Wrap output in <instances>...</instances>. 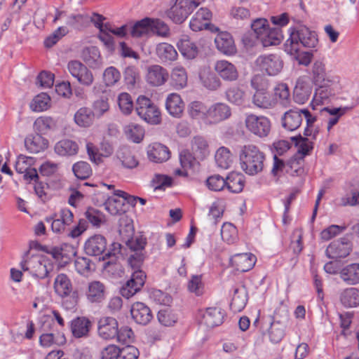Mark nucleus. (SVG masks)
Segmentation results:
<instances>
[{"instance_id": "f257e3e1", "label": "nucleus", "mask_w": 359, "mask_h": 359, "mask_svg": "<svg viewBox=\"0 0 359 359\" xmlns=\"http://www.w3.org/2000/svg\"><path fill=\"white\" fill-rule=\"evenodd\" d=\"M239 157L241 169L247 175L255 176L264 170L266 155L258 147L254 144L243 146Z\"/></svg>"}, {"instance_id": "f03ea898", "label": "nucleus", "mask_w": 359, "mask_h": 359, "mask_svg": "<svg viewBox=\"0 0 359 359\" xmlns=\"http://www.w3.org/2000/svg\"><path fill=\"white\" fill-rule=\"evenodd\" d=\"M318 43L316 33L306 26L300 25L291 32L284 47L287 53L294 55L299 53L300 46L306 48H315Z\"/></svg>"}, {"instance_id": "7ed1b4c3", "label": "nucleus", "mask_w": 359, "mask_h": 359, "mask_svg": "<svg viewBox=\"0 0 359 359\" xmlns=\"http://www.w3.org/2000/svg\"><path fill=\"white\" fill-rule=\"evenodd\" d=\"M144 259V255L141 252H135L129 257V264L134 271L130 278L123 285L121 294L126 299H129L141 290L145 283L146 274L140 270V267Z\"/></svg>"}, {"instance_id": "20e7f679", "label": "nucleus", "mask_w": 359, "mask_h": 359, "mask_svg": "<svg viewBox=\"0 0 359 359\" xmlns=\"http://www.w3.org/2000/svg\"><path fill=\"white\" fill-rule=\"evenodd\" d=\"M137 115L147 123L156 125L161 123V111L158 107L148 97L140 96L135 108Z\"/></svg>"}, {"instance_id": "39448f33", "label": "nucleus", "mask_w": 359, "mask_h": 359, "mask_svg": "<svg viewBox=\"0 0 359 359\" xmlns=\"http://www.w3.org/2000/svg\"><path fill=\"white\" fill-rule=\"evenodd\" d=\"M201 3L196 0H175L167 11L168 17L175 23L183 22Z\"/></svg>"}, {"instance_id": "423d86ee", "label": "nucleus", "mask_w": 359, "mask_h": 359, "mask_svg": "<svg viewBox=\"0 0 359 359\" xmlns=\"http://www.w3.org/2000/svg\"><path fill=\"white\" fill-rule=\"evenodd\" d=\"M245 125L250 133L261 138L267 137L271 128L269 118L254 114L246 115Z\"/></svg>"}, {"instance_id": "0eeeda50", "label": "nucleus", "mask_w": 359, "mask_h": 359, "mask_svg": "<svg viewBox=\"0 0 359 359\" xmlns=\"http://www.w3.org/2000/svg\"><path fill=\"white\" fill-rule=\"evenodd\" d=\"M67 69L70 74L83 86H90L94 81L92 72L81 62L70 60L67 64Z\"/></svg>"}, {"instance_id": "6e6552de", "label": "nucleus", "mask_w": 359, "mask_h": 359, "mask_svg": "<svg viewBox=\"0 0 359 359\" xmlns=\"http://www.w3.org/2000/svg\"><path fill=\"white\" fill-rule=\"evenodd\" d=\"M255 62L262 72H265L269 76L278 74L283 67V60L276 54L260 55Z\"/></svg>"}, {"instance_id": "1a4fd4ad", "label": "nucleus", "mask_w": 359, "mask_h": 359, "mask_svg": "<svg viewBox=\"0 0 359 359\" xmlns=\"http://www.w3.org/2000/svg\"><path fill=\"white\" fill-rule=\"evenodd\" d=\"M224 317V314L221 309L210 307L204 311H200L198 320L200 324L212 328L220 325L223 323Z\"/></svg>"}, {"instance_id": "9d476101", "label": "nucleus", "mask_w": 359, "mask_h": 359, "mask_svg": "<svg viewBox=\"0 0 359 359\" xmlns=\"http://www.w3.org/2000/svg\"><path fill=\"white\" fill-rule=\"evenodd\" d=\"M217 74L226 82L236 81L239 76L237 67L233 63L225 60H217L214 66Z\"/></svg>"}, {"instance_id": "9b49d317", "label": "nucleus", "mask_w": 359, "mask_h": 359, "mask_svg": "<svg viewBox=\"0 0 359 359\" xmlns=\"http://www.w3.org/2000/svg\"><path fill=\"white\" fill-rule=\"evenodd\" d=\"M99 336L105 340L115 339L118 334L117 320L112 317H102L97 323Z\"/></svg>"}, {"instance_id": "f8f14e48", "label": "nucleus", "mask_w": 359, "mask_h": 359, "mask_svg": "<svg viewBox=\"0 0 359 359\" xmlns=\"http://www.w3.org/2000/svg\"><path fill=\"white\" fill-rule=\"evenodd\" d=\"M351 250V243L347 238H342L328 245L326 255L330 259L344 258L350 254Z\"/></svg>"}, {"instance_id": "ddd939ff", "label": "nucleus", "mask_w": 359, "mask_h": 359, "mask_svg": "<svg viewBox=\"0 0 359 359\" xmlns=\"http://www.w3.org/2000/svg\"><path fill=\"white\" fill-rule=\"evenodd\" d=\"M48 262L39 257H33L27 262H21L22 269L24 271H30L33 276L43 279L48 276L49 270L47 266Z\"/></svg>"}, {"instance_id": "4468645a", "label": "nucleus", "mask_w": 359, "mask_h": 359, "mask_svg": "<svg viewBox=\"0 0 359 359\" xmlns=\"http://www.w3.org/2000/svg\"><path fill=\"white\" fill-rule=\"evenodd\" d=\"M168 72L161 65H153L147 67L146 80L152 86L163 85L168 79Z\"/></svg>"}, {"instance_id": "2eb2a0df", "label": "nucleus", "mask_w": 359, "mask_h": 359, "mask_svg": "<svg viewBox=\"0 0 359 359\" xmlns=\"http://www.w3.org/2000/svg\"><path fill=\"white\" fill-rule=\"evenodd\" d=\"M34 159L32 157H27L20 155L15 163V170L20 174H24L26 180H36L39 178L36 169L32 168Z\"/></svg>"}, {"instance_id": "dca6fc26", "label": "nucleus", "mask_w": 359, "mask_h": 359, "mask_svg": "<svg viewBox=\"0 0 359 359\" xmlns=\"http://www.w3.org/2000/svg\"><path fill=\"white\" fill-rule=\"evenodd\" d=\"M133 319L137 324L146 325L153 319V314L149 306L142 302H135L130 309Z\"/></svg>"}, {"instance_id": "f3484780", "label": "nucleus", "mask_w": 359, "mask_h": 359, "mask_svg": "<svg viewBox=\"0 0 359 359\" xmlns=\"http://www.w3.org/2000/svg\"><path fill=\"white\" fill-rule=\"evenodd\" d=\"M53 324V320H45L41 326V331L46 332L48 328H50L51 325ZM66 342V339L64 334H58L55 336L53 333L43 332L39 337V343L42 346L50 347L52 345L56 344L58 346L62 345Z\"/></svg>"}, {"instance_id": "a211bd4d", "label": "nucleus", "mask_w": 359, "mask_h": 359, "mask_svg": "<svg viewBox=\"0 0 359 359\" xmlns=\"http://www.w3.org/2000/svg\"><path fill=\"white\" fill-rule=\"evenodd\" d=\"M107 248L106 238L102 235H94L85 243L84 250L90 256H99L104 252Z\"/></svg>"}, {"instance_id": "6ab92c4d", "label": "nucleus", "mask_w": 359, "mask_h": 359, "mask_svg": "<svg viewBox=\"0 0 359 359\" xmlns=\"http://www.w3.org/2000/svg\"><path fill=\"white\" fill-rule=\"evenodd\" d=\"M256 257L251 253L236 254L231 257V266L240 272H246L252 269L256 262Z\"/></svg>"}, {"instance_id": "aec40b11", "label": "nucleus", "mask_w": 359, "mask_h": 359, "mask_svg": "<svg viewBox=\"0 0 359 359\" xmlns=\"http://www.w3.org/2000/svg\"><path fill=\"white\" fill-rule=\"evenodd\" d=\"M231 114V109L227 104L222 102L215 103L209 107L208 123H219L229 118Z\"/></svg>"}, {"instance_id": "412c9836", "label": "nucleus", "mask_w": 359, "mask_h": 359, "mask_svg": "<svg viewBox=\"0 0 359 359\" xmlns=\"http://www.w3.org/2000/svg\"><path fill=\"white\" fill-rule=\"evenodd\" d=\"M217 48L225 55H233L236 48L232 36L229 32H220L215 39Z\"/></svg>"}, {"instance_id": "4be33fe9", "label": "nucleus", "mask_w": 359, "mask_h": 359, "mask_svg": "<svg viewBox=\"0 0 359 359\" xmlns=\"http://www.w3.org/2000/svg\"><path fill=\"white\" fill-rule=\"evenodd\" d=\"M147 155L150 161L155 163H162L170 158V151L164 144L154 142L149 145Z\"/></svg>"}, {"instance_id": "5701e85b", "label": "nucleus", "mask_w": 359, "mask_h": 359, "mask_svg": "<svg viewBox=\"0 0 359 359\" xmlns=\"http://www.w3.org/2000/svg\"><path fill=\"white\" fill-rule=\"evenodd\" d=\"M301 109H291L285 112L283 116L282 126L283 128L290 131H293L299 128L302 122V113Z\"/></svg>"}, {"instance_id": "b1692460", "label": "nucleus", "mask_w": 359, "mask_h": 359, "mask_svg": "<svg viewBox=\"0 0 359 359\" xmlns=\"http://www.w3.org/2000/svg\"><path fill=\"white\" fill-rule=\"evenodd\" d=\"M53 288L60 297H65L74 292L72 281L67 275L59 273L55 278Z\"/></svg>"}, {"instance_id": "393cba45", "label": "nucleus", "mask_w": 359, "mask_h": 359, "mask_svg": "<svg viewBox=\"0 0 359 359\" xmlns=\"http://www.w3.org/2000/svg\"><path fill=\"white\" fill-rule=\"evenodd\" d=\"M165 108L168 112L173 117L180 118L184 109V103L177 93H170L165 100Z\"/></svg>"}, {"instance_id": "a878e982", "label": "nucleus", "mask_w": 359, "mask_h": 359, "mask_svg": "<svg viewBox=\"0 0 359 359\" xmlns=\"http://www.w3.org/2000/svg\"><path fill=\"white\" fill-rule=\"evenodd\" d=\"M340 278L348 285L359 284V264L346 265L339 272Z\"/></svg>"}, {"instance_id": "bb28decb", "label": "nucleus", "mask_w": 359, "mask_h": 359, "mask_svg": "<svg viewBox=\"0 0 359 359\" xmlns=\"http://www.w3.org/2000/svg\"><path fill=\"white\" fill-rule=\"evenodd\" d=\"M283 39V36L280 27H270L258 38L264 47L278 45Z\"/></svg>"}, {"instance_id": "cd10ccee", "label": "nucleus", "mask_w": 359, "mask_h": 359, "mask_svg": "<svg viewBox=\"0 0 359 359\" xmlns=\"http://www.w3.org/2000/svg\"><path fill=\"white\" fill-rule=\"evenodd\" d=\"M91 322L86 317H77L71 321L70 328L76 338L86 337L88 334Z\"/></svg>"}, {"instance_id": "c85d7f7f", "label": "nucleus", "mask_w": 359, "mask_h": 359, "mask_svg": "<svg viewBox=\"0 0 359 359\" xmlns=\"http://www.w3.org/2000/svg\"><path fill=\"white\" fill-rule=\"evenodd\" d=\"M27 149L33 154L44 151L48 145V141L39 134L29 135L25 140Z\"/></svg>"}, {"instance_id": "c756f323", "label": "nucleus", "mask_w": 359, "mask_h": 359, "mask_svg": "<svg viewBox=\"0 0 359 359\" xmlns=\"http://www.w3.org/2000/svg\"><path fill=\"white\" fill-rule=\"evenodd\" d=\"M177 46L181 54L188 60L196 58L198 54V48L188 36L180 39Z\"/></svg>"}, {"instance_id": "7c9ffc66", "label": "nucleus", "mask_w": 359, "mask_h": 359, "mask_svg": "<svg viewBox=\"0 0 359 359\" xmlns=\"http://www.w3.org/2000/svg\"><path fill=\"white\" fill-rule=\"evenodd\" d=\"M157 57L162 62H169L177 60L178 54L174 46L168 43H160L156 48Z\"/></svg>"}, {"instance_id": "2f4dec72", "label": "nucleus", "mask_w": 359, "mask_h": 359, "mask_svg": "<svg viewBox=\"0 0 359 359\" xmlns=\"http://www.w3.org/2000/svg\"><path fill=\"white\" fill-rule=\"evenodd\" d=\"M245 176L240 172H231L225 179V187L231 193H240L245 186Z\"/></svg>"}, {"instance_id": "473e14b6", "label": "nucleus", "mask_w": 359, "mask_h": 359, "mask_svg": "<svg viewBox=\"0 0 359 359\" xmlns=\"http://www.w3.org/2000/svg\"><path fill=\"white\" fill-rule=\"evenodd\" d=\"M199 77L202 85L210 90H217L222 86L219 76L209 69L203 70Z\"/></svg>"}, {"instance_id": "72a5a7b5", "label": "nucleus", "mask_w": 359, "mask_h": 359, "mask_svg": "<svg viewBox=\"0 0 359 359\" xmlns=\"http://www.w3.org/2000/svg\"><path fill=\"white\" fill-rule=\"evenodd\" d=\"M105 286L100 281L94 280L89 283L86 296L90 302H100L104 298Z\"/></svg>"}, {"instance_id": "f704fd0d", "label": "nucleus", "mask_w": 359, "mask_h": 359, "mask_svg": "<svg viewBox=\"0 0 359 359\" xmlns=\"http://www.w3.org/2000/svg\"><path fill=\"white\" fill-rule=\"evenodd\" d=\"M54 149L55 153L60 156H74L78 153L79 146L73 140L64 139L55 144Z\"/></svg>"}, {"instance_id": "c9c22d12", "label": "nucleus", "mask_w": 359, "mask_h": 359, "mask_svg": "<svg viewBox=\"0 0 359 359\" xmlns=\"http://www.w3.org/2000/svg\"><path fill=\"white\" fill-rule=\"evenodd\" d=\"M187 110L192 118L203 120L205 123H208L209 108L204 103L199 101L191 102Z\"/></svg>"}, {"instance_id": "e433bc0d", "label": "nucleus", "mask_w": 359, "mask_h": 359, "mask_svg": "<svg viewBox=\"0 0 359 359\" xmlns=\"http://www.w3.org/2000/svg\"><path fill=\"white\" fill-rule=\"evenodd\" d=\"M311 88L309 83L298 80L294 88L293 97L299 104L305 103L310 97Z\"/></svg>"}, {"instance_id": "4c0bfd02", "label": "nucleus", "mask_w": 359, "mask_h": 359, "mask_svg": "<svg viewBox=\"0 0 359 359\" xmlns=\"http://www.w3.org/2000/svg\"><path fill=\"white\" fill-rule=\"evenodd\" d=\"M248 302V294L244 287L235 288L231 302V309L233 312H240L245 306Z\"/></svg>"}, {"instance_id": "58836bf2", "label": "nucleus", "mask_w": 359, "mask_h": 359, "mask_svg": "<svg viewBox=\"0 0 359 359\" xmlns=\"http://www.w3.org/2000/svg\"><path fill=\"white\" fill-rule=\"evenodd\" d=\"M95 118L93 110L88 107H81L74 114V121L80 127L87 128L90 126Z\"/></svg>"}, {"instance_id": "ea45409f", "label": "nucleus", "mask_w": 359, "mask_h": 359, "mask_svg": "<svg viewBox=\"0 0 359 359\" xmlns=\"http://www.w3.org/2000/svg\"><path fill=\"white\" fill-rule=\"evenodd\" d=\"M171 84L177 90L182 89L187 85V73L181 66L174 67L171 72Z\"/></svg>"}, {"instance_id": "a19ab883", "label": "nucleus", "mask_w": 359, "mask_h": 359, "mask_svg": "<svg viewBox=\"0 0 359 359\" xmlns=\"http://www.w3.org/2000/svg\"><path fill=\"white\" fill-rule=\"evenodd\" d=\"M341 303L345 307H355L359 305V290L349 287L344 290L340 294Z\"/></svg>"}, {"instance_id": "79ce46f5", "label": "nucleus", "mask_w": 359, "mask_h": 359, "mask_svg": "<svg viewBox=\"0 0 359 359\" xmlns=\"http://www.w3.org/2000/svg\"><path fill=\"white\" fill-rule=\"evenodd\" d=\"M300 111L302 116H304L306 122V126L304 128V135L306 137H311L312 140H316L319 133V128L315 126L314 123L316 121V116L311 114L310 111L307 109H302Z\"/></svg>"}, {"instance_id": "37998d69", "label": "nucleus", "mask_w": 359, "mask_h": 359, "mask_svg": "<svg viewBox=\"0 0 359 359\" xmlns=\"http://www.w3.org/2000/svg\"><path fill=\"white\" fill-rule=\"evenodd\" d=\"M252 103L261 109H270L273 107L275 102L268 90L255 91L252 97Z\"/></svg>"}, {"instance_id": "c03bdc74", "label": "nucleus", "mask_w": 359, "mask_h": 359, "mask_svg": "<svg viewBox=\"0 0 359 359\" xmlns=\"http://www.w3.org/2000/svg\"><path fill=\"white\" fill-rule=\"evenodd\" d=\"M118 196H115L114 194V196L108 197L107 201L104 203L105 209L112 215H120L121 216L123 215L126 212L125 209V202L124 199H120L117 198Z\"/></svg>"}, {"instance_id": "a18cd8bd", "label": "nucleus", "mask_w": 359, "mask_h": 359, "mask_svg": "<svg viewBox=\"0 0 359 359\" xmlns=\"http://www.w3.org/2000/svg\"><path fill=\"white\" fill-rule=\"evenodd\" d=\"M50 253L55 259H61L64 263H67L76 252L72 245L63 244L60 248H53Z\"/></svg>"}, {"instance_id": "49530a36", "label": "nucleus", "mask_w": 359, "mask_h": 359, "mask_svg": "<svg viewBox=\"0 0 359 359\" xmlns=\"http://www.w3.org/2000/svg\"><path fill=\"white\" fill-rule=\"evenodd\" d=\"M285 322L280 320L271 322L269 330V336L271 341L275 344L280 342L285 334Z\"/></svg>"}, {"instance_id": "de8ad7c7", "label": "nucleus", "mask_w": 359, "mask_h": 359, "mask_svg": "<svg viewBox=\"0 0 359 359\" xmlns=\"http://www.w3.org/2000/svg\"><path fill=\"white\" fill-rule=\"evenodd\" d=\"M118 232L123 242L133 236L134 226L133 220L126 215H121L119 218Z\"/></svg>"}, {"instance_id": "09e8293b", "label": "nucleus", "mask_w": 359, "mask_h": 359, "mask_svg": "<svg viewBox=\"0 0 359 359\" xmlns=\"http://www.w3.org/2000/svg\"><path fill=\"white\" fill-rule=\"evenodd\" d=\"M191 149L199 159L205 158L210 153L207 141L202 137H195L191 142Z\"/></svg>"}, {"instance_id": "8fccbe9b", "label": "nucleus", "mask_w": 359, "mask_h": 359, "mask_svg": "<svg viewBox=\"0 0 359 359\" xmlns=\"http://www.w3.org/2000/svg\"><path fill=\"white\" fill-rule=\"evenodd\" d=\"M150 18H145L136 22L133 26H129V32L133 37L139 38L148 34L150 32L149 28Z\"/></svg>"}, {"instance_id": "3c124183", "label": "nucleus", "mask_w": 359, "mask_h": 359, "mask_svg": "<svg viewBox=\"0 0 359 359\" xmlns=\"http://www.w3.org/2000/svg\"><path fill=\"white\" fill-rule=\"evenodd\" d=\"M312 76L316 85H321L325 81L332 82L327 78L325 64L320 60H316L312 66Z\"/></svg>"}, {"instance_id": "603ef678", "label": "nucleus", "mask_w": 359, "mask_h": 359, "mask_svg": "<svg viewBox=\"0 0 359 359\" xmlns=\"http://www.w3.org/2000/svg\"><path fill=\"white\" fill-rule=\"evenodd\" d=\"M124 132L127 138L133 142H140L144 136V128L135 123H130L124 128Z\"/></svg>"}, {"instance_id": "864d4df0", "label": "nucleus", "mask_w": 359, "mask_h": 359, "mask_svg": "<svg viewBox=\"0 0 359 359\" xmlns=\"http://www.w3.org/2000/svg\"><path fill=\"white\" fill-rule=\"evenodd\" d=\"M215 158L217 166L222 169H228L233 161L230 151L224 147L217 149Z\"/></svg>"}, {"instance_id": "5fc2aeb1", "label": "nucleus", "mask_w": 359, "mask_h": 359, "mask_svg": "<svg viewBox=\"0 0 359 359\" xmlns=\"http://www.w3.org/2000/svg\"><path fill=\"white\" fill-rule=\"evenodd\" d=\"M291 140L298 147V152L302 154L303 156L308 155L313 149V140L308 138L306 136L302 137L299 135L291 137Z\"/></svg>"}, {"instance_id": "6e6d98bb", "label": "nucleus", "mask_w": 359, "mask_h": 359, "mask_svg": "<svg viewBox=\"0 0 359 359\" xmlns=\"http://www.w3.org/2000/svg\"><path fill=\"white\" fill-rule=\"evenodd\" d=\"M83 58L92 67H97L101 64L100 51L95 46L85 48L83 51Z\"/></svg>"}, {"instance_id": "4d7b16f0", "label": "nucleus", "mask_w": 359, "mask_h": 359, "mask_svg": "<svg viewBox=\"0 0 359 359\" xmlns=\"http://www.w3.org/2000/svg\"><path fill=\"white\" fill-rule=\"evenodd\" d=\"M150 32L161 37H168L170 34V28L167 24L158 18H150Z\"/></svg>"}, {"instance_id": "13d9d810", "label": "nucleus", "mask_w": 359, "mask_h": 359, "mask_svg": "<svg viewBox=\"0 0 359 359\" xmlns=\"http://www.w3.org/2000/svg\"><path fill=\"white\" fill-rule=\"evenodd\" d=\"M303 163V157L294 156L287 161L286 172L292 176L302 175L304 172Z\"/></svg>"}, {"instance_id": "bf43d9fd", "label": "nucleus", "mask_w": 359, "mask_h": 359, "mask_svg": "<svg viewBox=\"0 0 359 359\" xmlns=\"http://www.w3.org/2000/svg\"><path fill=\"white\" fill-rule=\"evenodd\" d=\"M50 98L47 93H41L32 100L30 108L34 111H43L50 107Z\"/></svg>"}, {"instance_id": "052dcab7", "label": "nucleus", "mask_w": 359, "mask_h": 359, "mask_svg": "<svg viewBox=\"0 0 359 359\" xmlns=\"http://www.w3.org/2000/svg\"><path fill=\"white\" fill-rule=\"evenodd\" d=\"M332 82L322 83L321 85H318V88L316 90L315 99H319L320 102L327 100L330 97L334 95V90L332 88L330 84Z\"/></svg>"}, {"instance_id": "680f3d73", "label": "nucleus", "mask_w": 359, "mask_h": 359, "mask_svg": "<svg viewBox=\"0 0 359 359\" xmlns=\"http://www.w3.org/2000/svg\"><path fill=\"white\" fill-rule=\"evenodd\" d=\"M72 170L78 179L86 180L92 174L90 165L85 161H79L73 165Z\"/></svg>"}, {"instance_id": "e2e57ef3", "label": "nucleus", "mask_w": 359, "mask_h": 359, "mask_svg": "<svg viewBox=\"0 0 359 359\" xmlns=\"http://www.w3.org/2000/svg\"><path fill=\"white\" fill-rule=\"evenodd\" d=\"M120 72L114 67H107L103 73V81L107 86H113L121 79Z\"/></svg>"}, {"instance_id": "0e129e2a", "label": "nucleus", "mask_w": 359, "mask_h": 359, "mask_svg": "<svg viewBox=\"0 0 359 359\" xmlns=\"http://www.w3.org/2000/svg\"><path fill=\"white\" fill-rule=\"evenodd\" d=\"M85 215L89 222L97 227L100 226L101 224L105 222V217L104 214L93 208H88Z\"/></svg>"}, {"instance_id": "69168bd1", "label": "nucleus", "mask_w": 359, "mask_h": 359, "mask_svg": "<svg viewBox=\"0 0 359 359\" xmlns=\"http://www.w3.org/2000/svg\"><path fill=\"white\" fill-rule=\"evenodd\" d=\"M228 101L236 105H241L244 101V92L238 87H231L226 92Z\"/></svg>"}, {"instance_id": "338daca9", "label": "nucleus", "mask_w": 359, "mask_h": 359, "mask_svg": "<svg viewBox=\"0 0 359 359\" xmlns=\"http://www.w3.org/2000/svg\"><path fill=\"white\" fill-rule=\"evenodd\" d=\"M118 104L121 111L124 114H130L133 109L131 96L127 93H122L118 95Z\"/></svg>"}, {"instance_id": "774afa93", "label": "nucleus", "mask_w": 359, "mask_h": 359, "mask_svg": "<svg viewBox=\"0 0 359 359\" xmlns=\"http://www.w3.org/2000/svg\"><path fill=\"white\" fill-rule=\"evenodd\" d=\"M55 126V121L48 116L39 117L36 118L34 123L35 129L41 133L52 129Z\"/></svg>"}]
</instances>
